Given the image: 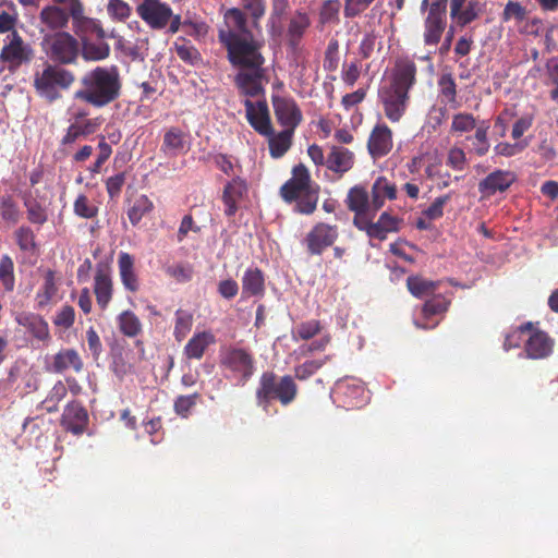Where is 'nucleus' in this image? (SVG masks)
Here are the masks:
<instances>
[{"label":"nucleus","mask_w":558,"mask_h":558,"mask_svg":"<svg viewBox=\"0 0 558 558\" xmlns=\"http://www.w3.org/2000/svg\"><path fill=\"white\" fill-rule=\"evenodd\" d=\"M218 40L227 50L228 61L240 69H259L265 63L262 53L264 41L248 28L245 12L239 8L227 9L218 26Z\"/></svg>","instance_id":"nucleus-1"},{"label":"nucleus","mask_w":558,"mask_h":558,"mask_svg":"<svg viewBox=\"0 0 558 558\" xmlns=\"http://www.w3.org/2000/svg\"><path fill=\"white\" fill-rule=\"evenodd\" d=\"M122 80L118 66H96L81 78L73 97L95 108H104L121 96Z\"/></svg>","instance_id":"nucleus-2"},{"label":"nucleus","mask_w":558,"mask_h":558,"mask_svg":"<svg viewBox=\"0 0 558 558\" xmlns=\"http://www.w3.org/2000/svg\"><path fill=\"white\" fill-rule=\"evenodd\" d=\"M319 185L312 181L308 169L299 163L292 169V177L280 187V195L287 203L296 202V210L311 215L316 210Z\"/></svg>","instance_id":"nucleus-3"},{"label":"nucleus","mask_w":558,"mask_h":558,"mask_svg":"<svg viewBox=\"0 0 558 558\" xmlns=\"http://www.w3.org/2000/svg\"><path fill=\"white\" fill-rule=\"evenodd\" d=\"M75 73L59 64L45 62L41 70L34 73L33 86L36 94L48 102L62 98L75 83Z\"/></svg>","instance_id":"nucleus-4"},{"label":"nucleus","mask_w":558,"mask_h":558,"mask_svg":"<svg viewBox=\"0 0 558 558\" xmlns=\"http://www.w3.org/2000/svg\"><path fill=\"white\" fill-rule=\"evenodd\" d=\"M298 396V385L290 375L278 377L274 372H264L256 389V401L259 407L267 410L272 400L281 405L291 404Z\"/></svg>","instance_id":"nucleus-5"},{"label":"nucleus","mask_w":558,"mask_h":558,"mask_svg":"<svg viewBox=\"0 0 558 558\" xmlns=\"http://www.w3.org/2000/svg\"><path fill=\"white\" fill-rule=\"evenodd\" d=\"M136 14L153 31L167 29L177 34L182 26V17L174 14L172 8L161 0H142L136 5Z\"/></svg>","instance_id":"nucleus-6"},{"label":"nucleus","mask_w":558,"mask_h":558,"mask_svg":"<svg viewBox=\"0 0 558 558\" xmlns=\"http://www.w3.org/2000/svg\"><path fill=\"white\" fill-rule=\"evenodd\" d=\"M41 46L47 57L61 66L75 64L80 54L78 40L68 32L45 35Z\"/></svg>","instance_id":"nucleus-7"},{"label":"nucleus","mask_w":558,"mask_h":558,"mask_svg":"<svg viewBox=\"0 0 558 558\" xmlns=\"http://www.w3.org/2000/svg\"><path fill=\"white\" fill-rule=\"evenodd\" d=\"M524 335L529 336L524 345L527 357L537 360L550 355L554 347L553 339L545 331L534 329L531 322L522 324L517 330L506 337L504 343L505 349L509 350L518 347L519 342L513 341V338Z\"/></svg>","instance_id":"nucleus-8"},{"label":"nucleus","mask_w":558,"mask_h":558,"mask_svg":"<svg viewBox=\"0 0 558 558\" xmlns=\"http://www.w3.org/2000/svg\"><path fill=\"white\" fill-rule=\"evenodd\" d=\"M220 367L230 373V378L244 385L254 374L255 360L252 352L244 348L229 345L219 353Z\"/></svg>","instance_id":"nucleus-9"},{"label":"nucleus","mask_w":558,"mask_h":558,"mask_svg":"<svg viewBox=\"0 0 558 558\" xmlns=\"http://www.w3.org/2000/svg\"><path fill=\"white\" fill-rule=\"evenodd\" d=\"M9 43L5 44L0 52V61L8 63V69L14 71L24 63H28L34 58V50L31 45L24 43L23 38L16 31H13L7 37Z\"/></svg>","instance_id":"nucleus-10"},{"label":"nucleus","mask_w":558,"mask_h":558,"mask_svg":"<svg viewBox=\"0 0 558 558\" xmlns=\"http://www.w3.org/2000/svg\"><path fill=\"white\" fill-rule=\"evenodd\" d=\"M339 236L338 227L325 222L316 223L303 240L310 255H322L323 252L333 245Z\"/></svg>","instance_id":"nucleus-11"},{"label":"nucleus","mask_w":558,"mask_h":558,"mask_svg":"<svg viewBox=\"0 0 558 558\" xmlns=\"http://www.w3.org/2000/svg\"><path fill=\"white\" fill-rule=\"evenodd\" d=\"M376 213L372 211L363 221L357 220V228L364 231L371 239H377L384 241L387 239L388 233L398 232L401 220L395 216H391L388 211H384L376 222H373V218Z\"/></svg>","instance_id":"nucleus-12"},{"label":"nucleus","mask_w":558,"mask_h":558,"mask_svg":"<svg viewBox=\"0 0 558 558\" xmlns=\"http://www.w3.org/2000/svg\"><path fill=\"white\" fill-rule=\"evenodd\" d=\"M379 99L384 107L387 119L391 122H399L404 116L410 100L409 93L391 86H384L379 90Z\"/></svg>","instance_id":"nucleus-13"},{"label":"nucleus","mask_w":558,"mask_h":558,"mask_svg":"<svg viewBox=\"0 0 558 558\" xmlns=\"http://www.w3.org/2000/svg\"><path fill=\"white\" fill-rule=\"evenodd\" d=\"M272 107L278 123L287 130L295 131L302 122L303 116L296 101L292 97L274 95Z\"/></svg>","instance_id":"nucleus-14"},{"label":"nucleus","mask_w":558,"mask_h":558,"mask_svg":"<svg viewBox=\"0 0 558 558\" xmlns=\"http://www.w3.org/2000/svg\"><path fill=\"white\" fill-rule=\"evenodd\" d=\"M88 422V413L78 401L68 403L60 418V425L63 429L75 436H80L85 433Z\"/></svg>","instance_id":"nucleus-15"},{"label":"nucleus","mask_w":558,"mask_h":558,"mask_svg":"<svg viewBox=\"0 0 558 558\" xmlns=\"http://www.w3.org/2000/svg\"><path fill=\"white\" fill-rule=\"evenodd\" d=\"M416 64L411 58H398L392 69L388 86L409 93L416 83Z\"/></svg>","instance_id":"nucleus-16"},{"label":"nucleus","mask_w":558,"mask_h":558,"mask_svg":"<svg viewBox=\"0 0 558 558\" xmlns=\"http://www.w3.org/2000/svg\"><path fill=\"white\" fill-rule=\"evenodd\" d=\"M94 293L99 308L102 311L107 310L113 296V281L110 266L106 263H98L96 265Z\"/></svg>","instance_id":"nucleus-17"},{"label":"nucleus","mask_w":558,"mask_h":558,"mask_svg":"<svg viewBox=\"0 0 558 558\" xmlns=\"http://www.w3.org/2000/svg\"><path fill=\"white\" fill-rule=\"evenodd\" d=\"M345 205L354 213L353 225L359 226L357 220L363 221L372 213V198L369 192L363 185L352 186L347 194Z\"/></svg>","instance_id":"nucleus-18"},{"label":"nucleus","mask_w":558,"mask_h":558,"mask_svg":"<svg viewBox=\"0 0 558 558\" xmlns=\"http://www.w3.org/2000/svg\"><path fill=\"white\" fill-rule=\"evenodd\" d=\"M72 20V7L63 8L62 4H49L39 12L40 24L50 32H64Z\"/></svg>","instance_id":"nucleus-19"},{"label":"nucleus","mask_w":558,"mask_h":558,"mask_svg":"<svg viewBox=\"0 0 558 558\" xmlns=\"http://www.w3.org/2000/svg\"><path fill=\"white\" fill-rule=\"evenodd\" d=\"M393 147L392 131L385 123H377L367 140V150L373 159L387 156Z\"/></svg>","instance_id":"nucleus-20"},{"label":"nucleus","mask_w":558,"mask_h":558,"mask_svg":"<svg viewBox=\"0 0 558 558\" xmlns=\"http://www.w3.org/2000/svg\"><path fill=\"white\" fill-rule=\"evenodd\" d=\"M246 119L250 125L260 135H270L272 125L269 109L266 100H258L256 104L246 99L244 101Z\"/></svg>","instance_id":"nucleus-21"},{"label":"nucleus","mask_w":558,"mask_h":558,"mask_svg":"<svg viewBox=\"0 0 558 558\" xmlns=\"http://www.w3.org/2000/svg\"><path fill=\"white\" fill-rule=\"evenodd\" d=\"M517 177L512 171L495 170L478 183V191L484 196H493L496 193L506 192L515 181Z\"/></svg>","instance_id":"nucleus-22"},{"label":"nucleus","mask_w":558,"mask_h":558,"mask_svg":"<svg viewBox=\"0 0 558 558\" xmlns=\"http://www.w3.org/2000/svg\"><path fill=\"white\" fill-rule=\"evenodd\" d=\"M312 24L308 13L296 10L289 20L286 40L289 48L296 50Z\"/></svg>","instance_id":"nucleus-23"},{"label":"nucleus","mask_w":558,"mask_h":558,"mask_svg":"<svg viewBox=\"0 0 558 558\" xmlns=\"http://www.w3.org/2000/svg\"><path fill=\"white\" fill-rule=\"evenodd\" d=\"M354 163V153L342 146L332 145L326 157L327 169L339 177L350 171Z\"/></svg>","instance_id":"nucleus-24"},{"label":"nucleus","mask_w":558,"mask_h":558,"mask_svg":"<svg viewBox=\"0 0 558 558\" xmlns=\"http://www.w3.org/2000/svg\"><path fill=\"white\" fill-rule=\"evenodd\" d=\"M235 75L234 82L242 94L248 97H257L264 94L262 78L264 76L263 66L259 69H247Z\"/></svg>","instance_id":"nucleus-25"},{"label":"nucleus","mask_w":558,"mask_h":558,"mask_svg":"<svg viewBox=\"0 0 558 558\" xmlns=\"http://www.w3.org/2000/svg\"><path fill=\"white\" fill-rule=\"evenodd\" d=\"M247 193V184L245 180L240 177L233 178L229 181L222 193V202L226 205L225 214L232 217L238 211V204L244 198Z\"/></svg>","instance_id":"nucleus-26"},{"label":"nucleus","mask_w":558,"mask_h":558,"mask_svg":"<svg viewBox=\"0 0 558 558\" xmlns=\"http://www.w3.org/2000/svg\"><path fill=\"white\" fill-rule=\"evenodd\" d=\"M118 268L120 280L124 289L131 293L138 292L141 283L135 270L134 257L126 252H120L118 257Z\"/></svg>","instance_id":"nucleus-27"},{"label":"nucleus","mask_w":558,"mask_h":558,"mask_svg":"<svg viewBox=\"0 0 558 558\" xmlns=\"http://www.w3.org/2000/svg\"><path fill=\"white\" fill-rule=\"evenodd\" d=\"M72 25L76 35L85 33H95L99 39L106 37V32L97 19L85 15L84 3H81L72 10Z\"/></svg>","instance_id":"nucleus-28"},{"label":"nucleus","mask_w":558,"mask_h":558,"mask_svg":"<svg viewBox=\"0 0 558 558\" xmlns=\"http://www.w3.org/2000/svg\"><path fill=\"white\" fill-rule=\"evenodd\" d=\"M397 185L386 177L376 178L371 187L372 211L377 213L385 205L386 201L397 198Z\"/></svg>","instance_id":"nucleus-29"},{"label":"nucleus","mask_w":558,"mask_h":558,"mask_svg":"<svg viewBox=\"0 0 558 558\" xmlns=\"http://www.w3.org/2000/svg\"><path fill=\"white\" fill-rule=\"evenodd\" d=\"M265 294V275L258 267H248L242 277V298H263Z\"/></svg>","instance_id":"nucleus-30"},{"label":"nucleus","mask_w":558,"mask_h":558,"mask_svg":"<svg viewBox=\"0 0 558 558\" xmlns=\"http://www.w3.org/2000/svg\"><path fill=\"white\" fill-rule=\"evenodd\" d=\"M84 363L78 352L74 349H63L54 354L51 371L58 374L65 373L66 371H74L75 373L82 372Z\"/></svg>","instance_id":"nucleus-31"},{"label":"nucleus","mask_w":558,"mask_h":558,"mask_svg":"<svg viewBox=\"0 0 558 558\" xmlns=\"http://www.w3.org/2000/svg\"><path fill=\"white\" fill-rule=\"evenodd\" d=\"M100 118L86 119L82 123L71 122L61 140L62 145H72L80 138L94 134L101 124Z\"/></svg>","instance_id":"nucleus-32"},{"label":"nucleus","mask_w":558,"mask_h":558,"mask_svg":"<svg viewBox=\"0 0 558 558\" xmlns=\"http://www.w3.org/2000/svg\"><path fill=\"white\" fill-rule=\"evenodd\" d=\"M216 342V338L210 331L195 333L185 344L184 354L187 359L201 360L206 349Z\"/></svg>","instance_id":"nucleus-33"},{"label":"nucleus","mask_w":558,"mask_h":558,"mask_svg":"<svg viewBox=\"0 0 558 558\" xmlns=\"http://www.w3.org/2000/svg\"><path fill=\"white\" fill-rule=\"evenodd\" d=\"M438 97L445 105H449L450 108L457 109L460 104L457 100V83L452 73H442L437 81Z\"/></svg>","instance_id":"nucleus-34"},{"label":"nucleus","mask_w":558,"mask_h":558,"mask_svg":"<svg viewBox=\"0 0 558 558\" xmlns=\"http://www.w3.org/2000/svg\"><path fill=\"white\" fill-rule=\"evenodd\" d=\"M186 134L178 126L169 128L163 135L161 151L166 155L177 156L184 150Z\"/></svg>","instance_id":"nucleus-35"},{"label":"nucleus","mask_w":558,"mask_h":558,"mask_svg":"<svg viewBox=\"0 0 558 558\" xmlns=\"http://www.w3.org/2000/svg\"><path fill=\"white\" fill-rule=\"evenodd\" d=\"M17 323L40 341L50 338L48 323L40 315L24 314L17 318Z\"/></svg>","instance_id":"nucleus-36"},{"label":"nucleus","mask_w":558,"mask_h":558,"mask_svg":"<svg viewBox=\"0 0 558 558\" xmlns=\"http://www.w3.org/2000/svg\"><path fill=\"white\" fill-rule=\"evenodd\" d=\"M119 331L128 338H136L143 332V324L131 310L122 311L116 318Z\"/></svg>","instance_id":"nucleus-37"},{"label":"nucleus","mask_w":558,"mask_h":558,"mask_svg":"<svg viewBox=\"0 0 558 558\" xmlns=\"http://www.w3.org/2000/svg\"><path fill=\"white\" fill-rule=\"evenodd\" d=\"M440 282L428 280L422 276H410L407 279V288L417 299H427L435 294Z\"/></svg>","instance_id":"nucleus-38"},{"label":"nucleus","mask_w":558,"mask_h":558,"mask_svg":"<svg viewBox=\"0 0 558 558\" xmlns=\"http://www.w3.org/2000/svg\"><path fill=\"white\" fill-rule=\"evenodd\" d=\"M293 134L294 131L283 129L278 134L272 131L270 135H265L268 138L269 154L272 158H280L290 149Z\"/></svg>","instance_id":"nucleus-39"},{"label":"nucleus","mask_w":558,"mask_h":558,"mask_svg":"<svg viewBox=\"0 0 558 558\" xmlns=\"http://www.w3.org/2000/svg\"><path fill=\"white\" fill-rule=\"evenodd\" d=\"M483 11L484 5L480 1L470 0L460 10H458L457 15L450 17L459 27H464L478 19Z\"/></svg>","instance_id":"nucleus-40"},{"label":"nucleus","mask_w":558,"mask_h":558,"mask_svg":"<svg viewBox=\"0 0 558 558\" xmlns=\"http://www.w3.org/2000/svg\"><path fill=\"white\" fill-rule=\"evenodd\" d=\"M489 125L483 121L475 130L473 136H468L466 140L472 142V151L478 156H485L490 148L488 140Z\"/></svg>","instance_id":"nucleus-41"},{"label":"nucleus","mask_w":558,"mask_h":558,"mask_svg":"<svg viewBox=\"0 0 558 558\" xmlns=\"http://www.w3.org/2000/svg\"><path fill=\"white\" fill-rule=\"evenodd\" d=\"M446 20L426 17L424 21V43L427 46L437 45L446 28Z\"/></svg>","instance_id":"nucleus-42"},{"label":"nucleus","mask_w":558,"mask_h":558,"mask_svg":"<svg viewBox=\"0 0 558 558\" xmlns=\"http://www.w3.org/2000/svg\"><path fill=\"white\" fill-rule=\"evenodd\" d=\"M58 291L56 284V274L53 270L48 269L45 272L44 283L36 293V300L39 307L46 306Z\"/></svg>","instance_id":"nucleus-43"},{"label":"nucleus","mask_w":558,"mask_h":558,"mask_svg":"<svg viewBox=\"0 0 558 558\" xmlns=\"http://www.w3.org/2000/svg\"><path fill=\"white\" fill-rule=\"evenodd\" d=\"M14 239L22 252L35 254L38 251L36 235L28 226H21L14 231Z\"/></svg>","instance_id":"nucleus-44"},{"label":"nucleus","mask_w":558,"mask_h":558,"mask_svg":"<svg viewBox=\"0 0 558 558\" xmlns=\"http://www.w3.org/2000/svg\"><path fill=\"white\" fill-rule=\"evenodd\" d=\"M477 126L476 119L472 113L458 112L452 116L450 132L452 134L461 135L476 130Z\"/></svg>","instance_id":"nucleus-45"},{"label":"nucleus","mask_w":558,"mask_h":558,"mask_svg":"<svg viewBox=\"0 0 558 558\" xmlns=\"http://www.w3.org/2000/svg\"><path fill=\"white\" fill-rule=\"evenodd\" d=\"M175 324L173 336L177 341H182L191 331L193 326V314L186 310L179 308L175 311Z\"/></svg>","instance_id":"nucleus-46"},{"label":"nucleus","mask_w":558,"mask_h":558,"mask_svg":"<svg viewBox=\"0 0 558 558\" xmlns=\"http://www.w3.org/2000/svg\"><path fill=\"white\" fill-rule=\"evenodd\" d=\"M154 209L153 202L146 195H140L128 210V217L133 226H136L142 218Z\"/></svg>","instance_id":"nucleus-47"},{"label":"nucleus","mask_w":558,"mask_h":558,"mask_svg":"<svg viewBox=\"0 0 558 558\" xmlns=\"http://www.w3.org/2000/svg\"><path fill=\"white\" fill-rule=\"evenodd\" d=\"M340 9V0H325L319 10L318 23L322 26L337 24L339 22Z\"/></svg>","instance_id":"nucleus-48"},{"label":"nucleus","mask_w":558,"mask_h":558,"mask_svg":"<svg viewBox=\"0 0 558 558\" xmlns=\"http://www.w3.org/2000/svg\"><path fill=\"white\" fill-rule=\"evenodd\" d=\"M0 283L5 292H12L15 288L14 263L9 255L0 258Z\"/></svg>","instance_id":"nucleus-49"},{"label":"nucleus","mask_w":558,"mask_h":558,"mask_svg":"<svg viewBox=\"0 0 558 558\" xmlns=\"http://www.w3.org/2000/svg\"><path fill=\"white\" fill-rule=\"evenodd\" d=\"M68 389L62 381L53 385L46 399L41 402V407L48 413L58 411L59 403L66 397Z\"/></svg>","instance_id":"nucleus-50"},{"label":"nucleus","mask_w":558,"mask_h":558,"mask_svg":"<svg viewBox=\"0 0 558 558\" xmlns=\"http://www.w3.org/2000/svg\"><path fill=\"white\" fill-rule=\"evenodd\" d=\"M322 324L317 319H311L300 323L292 331V339L298 340H310L317 336L322 331Z\"/></svg>","instance_id":"nucleus-51"},{"label":"nucleus","mask_w":558,"mask_h":558,"mask_svg":"<svg viewBox=\"0 0 558 558\" xmlns=\"http://www.w3.org/2000/svg\"><path fill=\"white\" fill-rule=\"evenodd\" d=\"M110 47L107 43H85L83 46V58L87 61H100L108 58Z\"/></svg>","instance_id":"nucleus-52"},{"label":"nucleus","mask_w":558,"mask_h":558,"mask_svg":"<svg viewBox=\"0 0 558 558\" xmlns=\"http://www.w3.org/2000/svg\"><path fill=\"white\" fill-rule=\"evenodd\" d=\"M199 393L195 392L193 395L189 396H179L174 400L173 409L174 412L182 418H187L192 410L197 403V400L199 399Z\"/></svg>","instance_id":"nucleus-53"},{"label":"nucleus","mask_w":558,"mask_h":558,"mask_svg":"<svg viewBox=\"0 0 558 558\" xmlns=\"http://www.w3.org/2000/svg\"><path fill=\"white\" fill-rule=\"evenodd\" d=\"M24 206L26 207L27 219L29 222L34 225H44L47 219L46 209L34 198H26L24 201Z\"/></svg>","instance_id":"nucleus-54"},{"label":"nucleus","mask_w":558,"mask_h":558,"mask_svg":"<svg viewBox=\"0 0 558 558\" xmlns=\"http://www.w3.org/2000/svg\"><path fill=\"white\" fill-rule=\"evenodd\" d=\"M0 215L3 220L17 223L20 220V210L12 196L4 195L0 197Z\"/></svg>","instance_id":"nucleus-55"},{"label":"nucleus","mask_w":558,"mask_h":558,"mask_svg":"<svg viewBox=\"0 0 558 558\" xmlns=\"http://www.w3.org/2000/svg\"><path fill=\"white\" fill-rule=\"evenodd\" d=\"M450 302L441 295H433L428 299L422 308L424 317L428 318L433 315L447 312Z\"/></svg>","instance_id":"nucleus-56"},{"label":"nucleus","mask_w":558,"mask_h":558,"mask_svg":"<svg viewBox=\"0 0 558 558\" xmlns=\"http://www.w3.org/2000/svg\"><path fill=\"white\" fill-rule=\"evenodd\" d=\"M529 144L530 142L526 138L517 141L515 143L500 142L495 145L494 151L497 156L513 157L521 154Z\"/></svg>","instance_id":"nucleus-57"},{"label":"nucleus","mask_w":558,"mask_h":558,"mask_svg":"<svg viewBox=\"0 0 558 558\" xmlns=\"http://www.w3.org/2000/svg\"><path fill=\"white\" fill-rule=\"evenodd\" d=\"M328 360L326 356L324 360H308L301 365L295 366L294 376L299 380H306L312 377L318 369H320L325 362Z\"/></svg>","instance_id":"nucleus-58"},{"label":"nucleus","mask_w":558,"mask_h":558,"mask_svg":"<svg viewBox=\"0 0 558 558\" xmlns=\"http://www.w3.org/2000/svg\"><path fill=\"white\" fill-rule=\"evenodd\" d=\"M107 12L112 20L124 22L131 15V7L123 0H109Z\"/></svg>","instance_id":"nucleus-59"},{"label":"nucleus","mask_w":558,"mask_h":558,"mask_svg":"<svg viewBox=\"0 0 558 558\" xmlns=\"http://www.w3.org/2000/svg\"><path fill=\"white\" fill-rule=\"evenodd\" d=\"M527 11L525 7H523L520 2L517 1H508L504 8L501 13V20L504 22H509L511 20H515L517 22H522L525 20Z\"/></svg>","instance_id":"nucleus-60"},{"label":"nucleus","mask_w":558,"mask_h":558,"mask_svg":"<svg viewBox=\"0 0 558 558\" xmlns=\"http://www.w3.org/2000/svg\"><path fill=\"white\" fill-rule=\"evenodd\" d=\"M466 162V154L462 148L453 146L448 150L446 163L451 169L456 171H463Z\"/></svg>","instance_id":"nucleus-61"},{"label":"nucleus","mask_w":558,"mask_h":558,"mask_svg":"<svg viewBox=\"0 0 558 558\" xmlns=\"http://www.w3.org/2000/svg\"><path fill=\"white\" fill-rule=\"evenodd\" d=\"M75 215L90 219L97 216L98 208L89 204V201L86 195L80 194L73 205Z\"/></svg>","instance_id":"nucleus-62"},{"label":"nucleus","mask_w":558,"mask_h":558,"mask_svg":"<svg viewBox=\"0 0 558 558\" xmlns=\"http://www.w3.org/2000/svg\"><path fill=\"white\" fill-rule=\"evenodd\" d=\"M75 322V311L71 305H63L53 318V324L58 327L69 329Z\"/></svg>","instance_id":"nucleus-63"},{"label":"nucleus","mask_w":558,"mask_h":558,"mask_svg":"<svg viewBox=\"0 0 558 558\" xmlns=\"http://www.w3.org/2000/svg\"><path fill=\"white\" fill-rule=\"evenodd\" d=\"M166 274L178 282H187L193 277V268L185 264H175L166 268Z\"/></svg>","instance_id":"nucleus-64"}]
</instances>
